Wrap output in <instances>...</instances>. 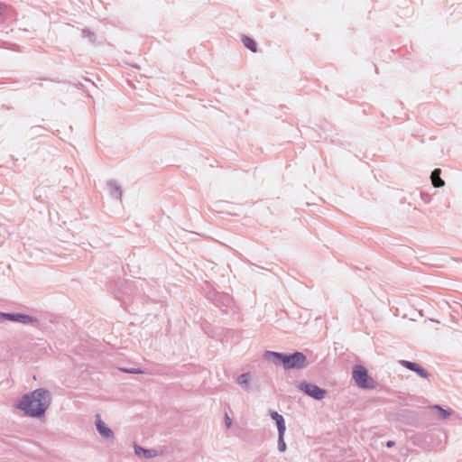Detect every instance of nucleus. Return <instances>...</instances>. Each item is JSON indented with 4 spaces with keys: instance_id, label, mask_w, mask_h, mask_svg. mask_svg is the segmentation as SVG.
Wrapping results in <instances>:
<instances>
[{
    "instance_id": "1",
    "label": "nucleus",
    "mask_w": 462,
    "mask_h": 462,
    "mask_svg": "<svg viewBox=\"0 0 462 462\" xmlns=\"http://www.w3.org/2000/svg\"><path fill=\"white\" fill-rule=\"evenodd\" d=\"M51 403V393L44 388H38L23 394L15 404L25 416L32 418L42 417Z\"/></svg>"
},
{
    "instance_id": "2",
    "label": "nucleus",
    "mask_w": 462,
    "mask_h": 462,
    "mask_svg": "<svg viewBox=\"0 0 462 462\" xmlns=\"http://www.w3.org/2000/svg\"><path fill=\"white\" fill-rule=\"evenodd\" d=\"M263 356L266 360L275 365L282 364L285 370H300L307 367L309 365L306 355L300 351L291 354L265 351Z\"/></svg>"
},
{
    "instance_id": "3",
    "label": "nucleus",
    "mask_w": 462,
    "mask_h": 462,
    "mask_svg": "<svg viewBox=\"0 0 462 462\" xmlns=\"http://www.w3.org/2000/svg\"><path fill=\"white\" fill-rule=\"evenodd\" d=\"M352 377L356 384L361 389H374L376 382L368 374V371L361 365L353 366Z\"/></svg>"
},
{
    "instance_id": "4",
    "label": "nucleus",
    "mask_w": 462,
    "mask_h": 462,
    "mask_svg": "<svg viewBox=\"0 0 462 462\" xmlns=\"http://www.w3.org/2000/svg\"><path fill=\"white\" fill-rule=\"evenodd\" d=\"M300 392H302L306 395L313 398L317 401H321L325 398L327 391L319 386L309 383L307 381H300L296 385Z\"/></svg>"
},
{
    "instance_id": "5",
    "label": "nucleus",
    "mask_w": 462,
    "mask_h": 462,
    "mask_svg": "<svg viewBox=\"0 0 462 462\" xmlns=\"http://www.w3.org/2000/svg\"><path fill=\"white\" fill-rule=\"evenodd\" d=\"M0 319L23 324H37L39 322L37 318L23 313L0 312Z\"/></svg>"
},
{
    "instance_id": "6",
    "label": "nucleus",
    "mask_w": 462,
    "mask_h": 462,
    "mask_svg": "<svg viewBox=\"0 0 462 462\" xmlns=\"http://www.w3.org/2000/svg\"><path fill=\"white\" fill-rule=\"evenodd\" d=\"M95 426L104 440L109 441L115 439L114 431L103 421L98 413L95 415Z\"/></svg>"
},
{
    "instance_id": "7",
    "label": "nucleus",
    "mask_w": 462,
    "mask_h": 462,
    "mask_svg": "<svg viewBox=\"0 0 462 462\" xmlns=\"http://www.w3.org/2000/svg\"><path fill=\"white\" fill-rule=\"evenodd\" d=\"M401 365L416 373L421 378H428L429 373L419 364L408 360H400Z\"/></svg>"
},
{
    "instance_id": "8",
    "label": "nucleus",
    "mask_w": 462,
    "mask_h": 462,
    "mask_svg": "<svg viewBox=\"0 0 462 462\" xmlns=\"http://www.w3.org/2000/svg\"><path fill=\"white\" fill-rule=\"evenodd\" d=\"M106 186L109 190V194L116 199H121L122 189L121 186L115 180H108Z\"/></svg>"
},
{
    "instance_id": "9",
    "label": "nucleus",
    "mask_w": 462,
    "mask_h": 462,
    "mask_svg": "<svg viewBox=\"0 0 462 462\" xmlns=\"http://www.w3.org/2000/svg\"><path fill=\"white\" fill-rule=\"evenodd\" d=\"M134 448L135 455L138 457L143 456L146 458H152L156 455V451L154 449H147L137 444H134Z\"/></svg>"
},
{
    "instance_id": "10",
    "label": "nucleus",
    "mask_w": 462,
    "mask_h": 462,
    "mask_svg": "<svg viewBox=\"0 0 462 462\" xmlns=\"http://www.w3.org/2000/svg\"><path fill=\"white\" fill-rule=\"evenodd\" d=\"M440 174H441L440 169H435L431 171L430 180H431L432 185L435 188H441L445 185V181L441 179Z\"/></svg>"
},
{
    "instance_id": "11",
    "label": "nucleus",
    "mask_w": 462,
    "mask_h": 462,
    "mask_svg": "<svg viewBox=\"0 0 462 462\" xmlns=\"http://www.w3.org/2000/svg\"><path fill=\"white\" fill-rule=\"evenodd\" d=\"M430 409L435 412L438 413V416L440 420H446L448 419L451 413H452V411L449 410V409H444L442 408L440 405L439 404H434V405H431L430 406Z\"/></svg>"
},
{
    "instance_id": "12",
    "label": "nucleus",
    "mask_w": 462,
    "mask_h": 462,
    "mask_svg": "<svg viewBox=\"0 0 462 462\" xmlns=\"http://www.w3.org/2000/svg\"><path fill=\"white\" fill-rule=\"evenodd\" d=\"M270 416L275 420L278 430H286L285 420L282 415L279 414L277 411H271Z\"/></svg>"
},
{
    "instance_id": "13",
    "label": "nucleus",
    "mask_w": 462,
    "mask_h": 462,
    "mask_svg": "<svg viewBox=\"0 0 462 462\" xmlns=\"http://www.w3.org/2000/svg\"><path fill=\"white\" fill-rule=\"evenodd\" d=\"M241 41L244 46L250 50L252 52L257 51V43L253 38L247 35H242Z\"/></svg>"
},
{
    "instance_id": "14",
    "label": "nucleus",
    "mask_w": 462,
    "mask_h": 462,
    "mask_svg": "<svg viewBox=\"0 0 462 462\" xmlns=\"http://www.w3.org/2000/svg\"><path fill=\"white\" fill-rule=\"evenodd\" d=\"M286 430H278V449L280 452H284L287 448L284 441V435Z\"/></svg>"
},
{
    "instance_id": "15",
    "label": "nucleus",
    "mask_w": 462,
    "mask_h": 462,
    "mask_svg": "<svg viewBox=\"0 0 462 462\" xmlns=\"http://www.w3.org/2000/svg\"><path fill=\"white\" fill-rule=\"evenodd\" d=\"M250 377V373H244L237 378V383L244 388H248Z\"/></svg>"
},
{
    "instance_id": "16",
    "label": "nucleus",
    "mask_w": 462,
    "mask_h": 462,
    "mask_svg": "<svg viewBox=\"0 0 462 462\" xmlns=\"http://www.w3.org/2000/svg\"><path fill=\"white\" fill-rule=\"evenodd\" d=\"M82 36H83L84 38L88 39L91 42H95V40H96V35H95V33H94V32H90V31H89V30H88V29L83 30V32H82Z\"/></svg>"
},
{
    "instance_id": "17",
    "label": "nucleus",
    "mask_w": 462,
    "mask_h": 462,
    "mask_svg": "<svg viewBox=\"0 0 462 462\" xmlns=\"http://www.w3.org/2000/svg\"><path fill=\"white\" fill-rule=\"evenodd\" d=\"M121 370L125 372V373H130V374H140V373H142V371L140 369H136V368H132V369L122 368Z\"/></svg>"
},
{
    "instance_id": "18",
    "label": "nucleus",
    "mask_w": 462,
    "mask_h": 462,
    "mask_svg": "<svg viewBox=\"0 0 462 462\" xmlns=\"http://www.w3.org/2000/svg\"><path fill=\"white\" fill-rule=\"evenodd\" d=\"M225 423L227 428L231 427V425H232V420L228 417L227 414L226 415V418H225Z\"/></svg>"
},
{
    "instance_id": "19",
    "label": "nucleus",
    "mask_w": 462,
    "mask_h": 462,
    "mask_svg": "<svg viewBox=\"0 0 462 462\" xmlns=\"http://www.w3.org/2000/svg\"><path fill=\"white\" fill-rule=\"evenodd\" d=\"M6 9V5L5 4L0 3V15H4Z\"/></svg>"
},
{
    "instance_id": "20",
    "label": "nucleus",
    "mask_w": 462,
    "mask_h": 462,
    "mask_svg": "<svg viewBox=\"0 0 462 462\" xmlns=\"http://www.w3.org/2000/svg\"><path fill=\"white\" fill-rule=\"evenodd\" d=\"M394 445H395V442L393 440H388L386 442V447L387 448H393Z\"/></svg>"
},
{
    "instance_id": "21",
    "label": "nucleus",
    "mask_w": 462,
    "mask_h": 462,
    "mask_svg": "<svg viewBox=\"0 0 462 462\" xmlns=\"http://www.w3.org/2000/svg\"><path fill=\"white\" fill-rule=\"evenodd\" d=\"M430 321H434V322L439 323V321H438V320H434L433 319H430Z\"/></svg>"
},
{
    "instance_id": "22",
    "label": "nucleus",
    "mask_w": 462,
    "mask_h": 462,
    "mask_svg": "<svg viewBox=\"0 0 462 462\" xmlns=\"http://www.w3.org/2000/svg\"><path fill=\"white\" fill-rule=\"evenodd\" d=\"M409 411H402V414L408 413Z\"/></svg>"
}]
</instances>
